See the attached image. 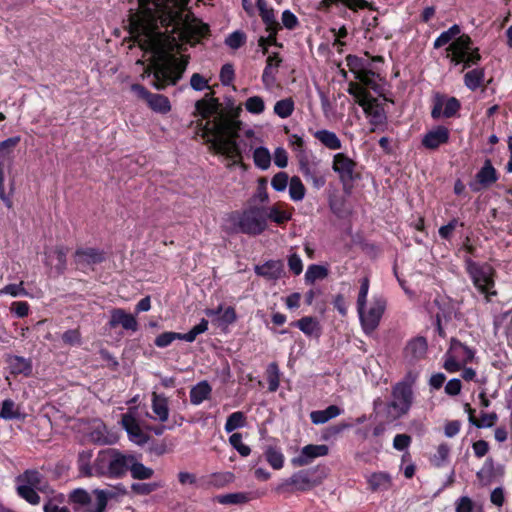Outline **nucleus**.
<instances>
[{
  "label": "nucleus",
  "mask_w": 512,
  "mask_h": 512,
  "mask_svg": "<svg viewBox=\"0 0 512 512\" xmlns=\"http://www.w3.org/2000/svg\"><path fill=\"white\" fill-rule=\"evenodd\" d=\"M234 480V474L231 472H218L213 473L209 476L208 484L216 487V488H222L226 486L227 484L233 482Z\"/></svg>",
  "instance_id": "obj_43"
},
{
  "label": "nucleus",
  "mask_w": 512,
  "mask_h": 512,
  "mask_svg": "<svg viewBox=\"0 0 512 512\" xmlns=\"http://www.w3.org/2000/svg\"><path fill=\"white\" fill-rule=\"evenodd\" d=\"M450 351L455 352L456 355L458 356L460 354H463L465 356V363L472 361V359L474 358V351L455 338L451 339Z\"/></svg>",
  "instance_id": "obj_50"
},
{
  "label": "nucleus",
  "mask_w": 512,
  "mask_h": 512,
  "mask_svg": "<svg viewBox=\"0 0 512 512\" xmlns=\"http://www.w3.org/2000/svg\"><path fill=\"white\" fill-rule=\"evenodd\" d=\"M246 424V416L243 412L237 411L230 414L225 423V431L231 433L234 430L244 427Z\"/></svg>",
  "instance_id": "obj_40"
},
{
  "label": "nucleus",
  "mask_w": 512,
  "mask_h": 512,
  "mask_svg": "<svg viewBox=\"0 0 512 512\" xmlns=\"http://www.w3.org/2000/svg\"><path fill=\"white\" fill-rule=\"evenodd\" d=\"M214 92H209L195 103V110L203 119H208L212 115L217 117L202 126V137L209 143V150L225 156L233 161L234 164L242 160V151L237 138L241 130L242 123L239 120L228 116L224 111L222 103L215 98Z\"/></svg>",
  "instance_id": "obj_1"
},
{
  "label": "nucleus",
  "mask_w": 512,
  "mask_h": 512,
  "mask_svg": "<svg viewBox=\"0 0 512 512\" xmlns=\"http://www.w3.org/2000/svg\"><path fill=\"white\" fill-rule=\"evenodd\" d=\"M260 16L266 25V31L268 32V36H261L258 40V45L262 48L263 54H266L268 52L267 45H277L276 34L278 29L280 28V25L275 19L274 11L272 8L266 11H262L260 13Z\"/></svg>",
  "instance_id": "obj_11"
},
{
  "label": "nucleus",
  "mask_w": 512,
  "mask_h": 512,
  "mask_svg": "<svg viewBox=\"0 0 512 512\" xmlns=\"http://www.w3.org/2000/svg\"><path fill=\"white\" fill-rule=\"evenodd\" d=\"M130 460L133 454H124L115 448L101 450L94 461L95 474L120 479L126 475Z\"/></svg>",
  "instance_id": "obj_4"
},
{
  "label": "nucleus",
  "mask_w": 512,
  "mask_h": 512,
  "mask_svg": "<svg viewBox=\"0 0 512 512\" xmlns=\"http://www.w3.org/2000/svg\"><path fill=\"white\" fill-rule=\"evenodd\" d=\"M283 272V263L281 261L270 260L263 265L255 267V273L269 280H276L281 277Z\"/></svg>",
  "instance_id": "obj_22"
},
{
  "label": "nucleus",
  "mask_w": 512,
  "mask_h": 512,
  "mask_svg": "<svg viewBox=\"0 0 512 512\" xmlns=\"http://www.w3.org/2000/svg\"><path fill=\"white\" fill-rule=\"evenodd\" d=\"M468 272L473 280L475 287L488 298L489 295H496V291H491L494 287L493 269L488 266H480L475 262H468Z\"/></svg>",
  "instance_id": "obj_10"
},
{
  "label": "nucleus",
  "mask_w": 512,
  "mask_h": 512,
  "mask_svg": "<svg viewBox=\"0 0 512 512\" xmlns=\"http://www.w3.org/2000/svg\"><path fill=\"white\" fill-rule=\"evenodd\" d=\"M35 489V487H30L29 485L24 484H17L16 487L17 494L32 505H37L40 503V496L35 491Z\"/></svg>",
  "instance_id": "obj_38"
},
{
  "label": "nucleus",
  "mask_w": 512,
  "mask_h": 512,
  "mask_svg": "<svg viewBox=\"0 0 512 512\" xmlns=\"http://www.w3.org/2000/svg\"><path fill=\"white\" fill-rule=\"evenodd\" d=\"M92 452L90 450H83L78 454V465L80 472L85 476H92L94 466L91 467L90 460Z\"/></svg>",
  "instance_id": "obj_48"
},
{
  "label": "nucleus",
  "mask_w": 512,
  "mask_h": 512,
  "mask_svg": "<svg viewBox=\"0 0 512 512\" xmlns=\"http://www.w3.org/2000/svg\"><path fill=\"white\" fill-rule=\"evenodd\" d=\"M234 67L232 64H224L220 71V81L223 85L229 86L234 80Z\"/></svg>",
  "instance_id": "obj_62"
},
{
  "label": "nucleus",
  "mask_w": 512,
  "mask_h": 512,
  "mask_svg": "<svg viewBox=\"0 0 512 512\" xmlns=\"http://www.w3.org/2000/svg\"><path fill=\"white\" fill-rule=\"evenodd\" d=\"M0 294H8L13 297L27 296L28 292L23 287V281L18 284H8L0 289Z\"/></svg>",
  "instance_id": "obj_56"
},
{
  "label": "nucleus",
  "mask_w": 512,
  "mask_h": 512,
  "mask_svg": "<svg viewBox=\"0 0 512 512\" xmlns=\"http://www.w3.org/2000/svg\"><path fill=\"white\" fill-rule=\"evenodd\" d=\"M386 304V299L383 296H376L367 311H365V308H362L361 311L357 310L362 328L366 334L372 333L378 327L386 309Z\"/></svg>",
  "instance_id": "obj_8"
},
{
  "label": "nucleus",
  "mask_w": 512,
  "mask_h": 512,
  "mask_svg": "<svg viewBox=\"0 0 512 512\" xmlns=\"http://www.w3.org/2000/svg\"><path fill=\"white\" fill-rule=\"evenodd\" d=\"M340 408L336 405H330L324 410H316L310 413V418L313 424L319 425L328 422L330 419L337 417L340 414Z\"/></svg>",
  "instance_id": "obj_26"
},
{
  "label": "nucleus",
  "mask_w": 512,
  "mask_h": 512,
  "mask_svg": "<svg viewBox=\"0 0 512 512\" xmlns=\"http://www.w3.org/2000/svg\"><path fill=\"white\" fill-rule=\"evenodd\" d=\"M231 446L238 451L241 456H248L251 452L250 448L242 443V435L240 433H233L229 437Z\"/></svg>",
  "instance_id": "obj_55"
},
{
  "label": "nucleus",
  "mask_w": 512,
  "mask_h": 512,
  "mask_svg": "<svg viewBox=\"0 0 512 512\" xmlns=\"http://www.w3.org/2000/svg\"><path fill=\"white\" fill-rule=\"evenodd\" d=\"M472 48V39L467 34H462L459 37L455 38L454 41L448 46L446 49L449 52H452V55L448 54L447 57L450 58V61L455 65H458L463 60V55L470 54Z\"/></svg>",
  "instance_id": "obj_14"
},
{
  "label": "nucleus",
  "mask_w": 512,
  "mask_h": 512,
  "mask_svg": "<svg viewBox=\"0 0 512 512\" xmlns=\"http://www.w3.org/2000/svg\"><path fill=\"white\" fill-rule=\"evenodd\" d=\"M216 500L218 503L223 505H237L247 503L249 501V497L247 493L237 492L219 495L216 497Z\"/></svg>",
  "instance_id": "obj_36"
},
{
  "label": "nucleus",
  "mask_w": 512,
  "mask_h": 512,
  "mask_svg": "<svg viewBox=\"0 0 512 512\" xmlns=\"http://www.w3.org/2000/svg\"><path fill=\"white\" fill-rule=\"evenodd\" d=\"M376 74L371 70H360L356 78L365 86L371 88L374 92L380 94L381 86L374 81V76Z\"/></svg>",
  "instance_id": "obj_45"
},
{
  "label": "nucleus",
  "mask_w": 512,
  "mask_h": 512,
  "mask_svg": "<svg viewBox=\"0 0 512 512\" xmlns=\"http://www.w3.org/2000/svg\"><path fill=\"white\" fill-rule=\"evenodd\" d=\"M449 135L448 128L445 126H437L424 135L422 145L427 149L435 150L440 145L446 144L449 141Z\"/></svg>",
  "instance_id": "obj_18"
},
{
  "label": "nucleus",
  "mask_w": 512,
  "mask_h": 512,
  "mask_svg": "<svg viewBox=\"0 0 512 512\" xmlns=\"http://www.w3.org/2000/svg\"><path fill=\"white\" fill-rule=\"evenodd\" d=\"M212 388L207 381H201L190 390V401L194 405H199L211 394Z\"/></svg>",
  "instance_id": "obj_30"
},
{
  "label": "nucleus",
  "mask_w": 512,
  "mask_h": 512,
  "mask_svg": "<svg viewBox=\"0 0 512 512\" xmlns=\"http://www.w3.org/2000/svg\"><path fill=\"white\" fill-rule=\"evenodd\" d=\"M266 379L268 381V390L275 392L279 388L280 383V371L277 363L272 362L268 365L266 370Z\"/></svg>",
  "instance_id": "obj_39"
},
{
  "label": "nucleus",
  "mask_w": 512,
  "mask_h": 512,
  "mask_svg": "<svg viewBox=\"0 0 512 512\" xmlns=\"http://www.w3.org/2000/svg\"><path fill=\"white\" fill-rule=\"evenodd\" d=\"M328 276V270L322 265L312 264L308 267L305 273V279L307 282L313 283L318 279H324Z\"/></svg>",
  "instance_id": "obj_49"
},
{
  "label": "nucleus",
  "mask_w": 512,
  "mask_h": 512,
  "mask_svg": "<svg viewBox=\"0 0 512 512\" xmlns=\"http://www.w3.org/2000/svg\"><path fill=\"white\" fill-rule=\"evenodd\" d=\"M314 137L328 149L338 150L342 147L340 139L332 131L326 129L318 130L314 133Z\"/></svg>",
  "instance_id": "obj_29"
},
{
  "label": "nucleus",
  "mask_w": 512,
  "mask_h": 512,
  "mask_svg": "<svg viewBox=\"0 0 512 512\" xmlns=\"http://www.w3.org/2000/svg\"><path fill=\"white\" fill-rule=\"evenodd\" d=\"M484 69L483 68H477L468 71L464 75V83L472 91H475L477 88L480 87L484 80Z\"/></svg>",
  "instance_id": "obj_32"
},
{
  "label": "nucleus",
  "mask_w": 512,
  "mask_h": 512,
  "mask_svg": "<svg viewBox=\"0 0 512 512\" xmlns=\"http://www.w3.org/2000/svg\"><path fill=\"white\" fill-rule=\"evenodd\" d=\"M144 30L139 45L143 50L152 53L151 63L145 73L148 76L153 74L152 85L158 90H163L168 85H175L188 64L187 60L179 62L170 54L178 47V42L182 41L179 34L175 37L155 29L145 28Z\"/></svg>",
  "instance_id": "obj_2"
},
{
  "label": "nucleus",
  "mask_w": 512,
  "mask_h": 512,
  "mask_svg": "<svg viewBox=\"0 0 512 512\" xmlns=\"http://www.w3.org/2000/svg\"><path fill=\"white\" fill-rule=\"evenodd\" d=\"M294 111V102L291 98L279 100L274 105V113L280 118L289 117Z\"/></svg>",
  "instance_id": "obj_47"
},
{
  "label": "nucleus",
  "mask_w": 512,
  "mask_h": 512,
  "mask_svg": "<svg viewBox=\"0 0 512 512\" xmlns=\"http://www.w3.org/2000/svg\"><path fill=\"white\" fill-rule=\"evenodd\" d=\"M333 170L338 173L345 193H351L353 183L358 177L355 173L356 163L344 153H338L333 158Z\"/></svg>",
  "instance_id": "obj_9"
},
{
  "label": "nucleus",
  "mask_w": 512,
  "mask_h": 512,
  "mask_svg": "<svg viewBox=\"0 0 512 512\" xmlns=\"http://www.w3.org/2000/svg\"><path fill=\"white\" fill-rule=\"evenodd\" d=\"M121 423L133 443L141 446L149 441V436L142 431L137 419L130 412L122 415Z\"/></svg>",
  "instance_id": "obj_15"
},
{
  "label": "nucleus",
  "mask_w": 512,
  "mask_h": 512,
  "mask_svg": "<svg viewBox=\"0 0 512 512\" xmlns=\"http://www.w3.org/2000/svg\"><path fill=\"white\" fill-rule=\"evenodd\" d=\"M105 259V252L97 248H79L75 252V261L78 265H96Z\"/></svg>",
  "instance_id": "obj_19"
},
{
  "label": "nucleus",
  "mask_w": 512,
  "mask_h": 512,
  "mask_svg": "<svg viewBox=\"0 0 512 512\" xmlns=\"http://www.w3.org/2000/svg\"><path fill=\"white\" fill-rule=\"evenodd\" d=\"M145 102L156 113L166 114L171 110L169 99L162 94L150 93Z\"/></svg>",
  "instance_id": "obj_25"
},
{
  "label": "nucleus",
  "mask_w": 512,
  "mask_h": 512,
  "mask_svg": "<svg viewBox=\"0 0 512 512\" xmlns=\"http://www.w3.org/2000/svg\"><path fill=\"white\" fill-rule=\"evenodd\" d=\"M461 32L459 25L454 24L448 30L442 32L434 42V48L438 49L452 41Z\"/></svg>",
  "instance_id": "obj_44"
},
{
  "label": "nucleus",
  "mask_w": 512,
  "mask_h": 512,
  "mask_svg": "<svg viewBox=\"0 0 512 512\" xmlns=\"http://www.w3.org/2000/svg\"><path fill=\"white\" fill-rule=\"evenodd\" d=\"M161 485L159 483H133L131 485V490L133 493L137 495H149L150 493L156 491L160 488Z\"/></svg>",
  "instance_id": "obj_54"
},
{
  "label": "nucleus",
  "mask_w": 512,
  "mask_h": 512,
  "mask_svg": "<svg viewBox=\"0 0 512 512\" xmlns=\"http://www.w3.org/2000/svg\"><path fill=\"white\" fill-rule=\"evenodd\" d=\"M367 116L370 117V123L374 126L382 125L386 122L387 116L384 108L378 103V100L373 97H364L357 101Z\"/></svg>",
  "instance_id": "obj_13"
},
{
  "label": "nucleus",
  "mask_w": 512,
  "mask_h": 512,
  "mask_svg": "<svg viewBox=\"0 0 512 512\" xmlns=\"http://www.w3.org/2000/svg\"><path fill=\"white\" fill-rule=\"evenodd\" d=\"M264 206H251L243 212H234L230 220L238 228L237 231L248 235H259L266 228Z\"/></svg>",
  "instance_id": "obj_5"
},
{
  "label": "nucleus",
  "mask_w": 512,
  "mask_h": 512,
  "mask_svg": "<svg viewBox=\"0 0 512 512\" xmlns=\"http://www.w3.org/2000/svg\"><path fill=\"white\" fill-rule=\"evenodd\" d=\"M315 470L306 469L294 473L291 477L276 487L278 493H293L295 491H309L321 483V479L313 477Z\"/></svg>",
  "instance_id": "obj_6"
},
{
  "label": "nucleus",
  "mask_w": 512,
  "mask_h": 512,
  "mask_svg": "<svg viewBox=\"0 0 512 512\" xmlns=\"http://www.w3.org/2000/svg\"><path fill=\"white\" fill-rule=\"evenodd\" d=\"M393 400L388 407L395 410L393 418H399L408 413L413 403L412 384L405 381L398 382L392 389Z\"/></svg>",
  "instance_id": "obj_7"
},
{
  "label": "nucleus",
  "mask_w": 512,
  "mask_h": 512,
  "mask_svg": "<svg viewBox=\"0 0 512 512\" xmlns=\"http://www.w3.org/2000/svg\"><path fill=\"white\" fill-rule=\"evenodd\" d=\"M152 410L156 415V419H158L160 422L167 421L169 416L168 398L162 394L153 392Z\"/></svg>",
  "instance_id": "obj_23"
},
{
  "label": "nucleus",
  "mask_w": 512,
  "mask_h": 512,
  "mask_svg": "<svg viewBox=\"0 0 512 512\" xmlns=\"http://www.w3.org/2000/svg\"><path fill=\"white\" fill-rule=\"evenodd\" d=\"M8 364L13 374H24L26 376L32 373L31 360L21 356H10Z\"/></svg>",
  "instance_id": "obj_28"
},
{
  "label": "nucleus",
  "mask_w": 512,
  "mask_h": 512,
  "mask_svg": "<svg viewBox=\"0 0 512 512\" xmlns=\"http://www.w3.org/2000/svg\"><path fill=\"white\" fill-rule=\"evenodd\" d=\"M281 62L282 59L279 57L278 53H273L272 55L268 56L266 67L264 68L262 74V81L266 87H271L274 85L276 81L277 69Z\"/></svg>",
  "instance_id": "obj_21"
},
{
  "label": "nucleus",
  "mask_w": 512,
  "mask_h": 512,
  "mask_svg": "<svg viewBox=\"0 0 512 512\" xmlns=\"http://www.w3.org/2000/svg\"><path fill=\"white\" fill-rule=\"evenodd\" d=\"M292 325L297 326L304 334L311 336L319 330V323L316 318L311 316L302 317Z\"/></svg>",
  "instance_id": "obj_34"
},
{
  "label": "nucleus",
  "mask_w": 512,
  "mask_h": 512,
  "mask_svg": "<svg viewBox=\"0 0 512 512\" xmlns=\"http://www.w3.org/2000/svg\"><path fill=\"white\" fill-rule=\"evenodd\" d=\"M450 446L447 443H441L436 450V453L430 458V462L436 466H443L449 458Z\"/></svg>",
  "instance_id": "obj_46"
},
{
  "label": "nucleus",
  "mask_w": 512,
  "mask_h": 512,
  "mask_svg": "<svg viewBox=\"0 0 512 512\" xmlns=\"http://www.w3.org/2000/svg\"><path fill=\"white\" fill-rule=\"evenodd\" d=\"M497 172L491 161L486 159L482 168L477 172L475 181L469 183V187L473 192H479L483 188L491 186L497 181Z\"/></svg>",
  "instance_id": "obj_12"
},
{
  "label": "nucleus",
  "mask_w": 512,
  "mask_h": 512,
  "mask_svg": "<svg viewBox=\"0 0 512 512\" xmlns=\"http://www.w3.org/2000/svg\"><path fill=\"white\" fill-rule=\"evenodd\" d=\"M265 211V222L267 223V220H271L272 222H275L277 224H284L285 222L289 221L291 219V214L287 213L285 211L280 210L276 206L272 207H264Z\"/></svg>",
  "instance_id": "obj_33"
},
{
  "label": "nucleus",
  "mask_w": 512,
  "mask_h": 512,
  "mask_svg": "<svg viewBox=\"0 0 512 512\" xmlns=\"http://www.w3.org/2000/svg\"><path fill=\"white\" fill-rule=\"evenodd\" d=\"M427 349L426 338L422 336L415 337L407 343L404 349L405 358L410 363H415L426 356Z\"/></svg>",
  "instance_id": "obj_17"
},
{
  "label": "nucleus",
  "mask_w": 512,
  "mask_h": 512,
  "mask_svg": "<svg viewBox=\"0 0 512 512\" xmlns=\"http://www.w3.org/2000/svg\"><path fill=\"white\" fill-rule=\"evenodd\" d=\"M94 494L96 496V503L94 508H90V512H104L107 502H108V494L104 490H98L96 489L94 491Z\"/></svg>",
  "instance_id": "obj_57"
},
{
  "label": "nucleus",
  "mask_w": 512,
  "mask_h": 512,
  "mask_svg": "<svg viewBox=\"0 0 512 512\" xmlns=\"http://www.w3.org/2000/svg\"><path fill=\"white\" fill-rule=\"evenodd\" d=\"M42 480L43 476L36 469H28L25 470L22 474H19L15 481L17 484L29 485L30 487H35L36 489H42Z\"/></svg>",
  "instance_id": "obj_24"
},
{
  "label": "nucleus",
  "mask_w": 512,
  "mask_h": 512,
  "mask_svg": "<svg viewBox=\"0 0 512 512\" xmlns=\"http://www.w3.org/2000/svg\"><path fill=\"white\" fill-rule=\"evenodd\" d=\"M121 325L126 330L136 331L138 328L135 317L126 313L123 309H113L109 320V326L115 328Z\"/></svg>",
  "instance_id": "obj_20"
},
{
  "label": "nucleus",
  "mask_w": 512,
  "mask_h": 512,
  "mask_svg": "<svg viewBox=\"0 0 512 512\" xmlns=\"http://www.w3.org/2000/svg\"><path fill=\"white\" fill-rule=\"evenodd\" d=\"M289 177L286 172H278L271 180V185L274 190L281 192L284 191L288 185Z\"/></svg>",
  "instance_id": "obj_59"
},
{
  "label": "nucleus",
  "mask_w": 512,
  "mask_h": 512,
  "mask_svg": "<svg viewBox=\"0 0 512 512\" xmlns=\"http://www.w3.org/2000/svg\"><path fill=\"white\" fill-rule=\"evenodd\" d=\"M305 187L301 179L297 176H293L289 181V195L294 201H300L305 196Z\"/></svg>",
  "instance_id": "obj_41"
},
{
  "label": "nucleus",
  "mask_w": 512,
  "mask_h": 512,
  "mask_svg": "<svg viewBox=\"0 0 512 512\" xmlns=\"http://www.w3.org/2000/svg\"><path fill=\"white\" fill-rule=\"evenodd\" d=\"M329 452L327 445L309 444L301 449L300 454L292 459V464L297 467L308 465L312 459L320 456H326Z\"/></svg>",
  "instance_id": "obj_16"
},
{
  "label": "nucleus",
  "mask_w": 512,
  "mask_h": 512,
  "mask_svg": "<svg viewBox=\"0 0 512 512\" xmlns=\"http://www.w3.org/2000/svg\"><path fill=\"white\" fill-rule=\"evenodd\" d=\"M0 418L5 420L20 419L21 413L12 399H5L0 409Z\"/></svg>",
  "instance_id": "obj_35"
},
{
  "label": "nucleus",
  "mask_w": 512,
  "mask_h": 512,
  "mask_svg": "<svg viewBox=\"0 0 512 512\" xmlns=\"http://www.w3.org/2000/svg\"><path fill=\"white\" fill-rule=\"evenodd\" d=\"M19 137H11L0 142V162L4 164V161L9 158L13 148L19 143Z\"/></svg>",
  "instance_id": "obj_52"
},
{
  "label": "nucleus",
  "mask_w": 512,
  "mask_h": 512,
  "mask_svg": "<svg viewBox=\"0 0 512 512\" xmlns=\"http://www.w3.org/2000/svg\"><path fill=\"white\" fill-rule=\"evenodd\" d=\"M253 160L258 168L262 170L268 169L271 164V155L269 150L265 147L256 148L253 153Z\"/></svg>",
  "instance_id": "obj_37"
},
{
  "label": "nucleus",
  "mask_w": 512,
  "mask_h": 512,
  "mask_svg": "<svg viewBox=\"0 0 512 512\" xmlns=\"http://www.w3.org/2000/svg\"><path fill=\"white\" fill-rule=\"evenodd\" d=\"M245 34L241 31L231 33L225 40V44L232 49H238L245 43Z\"/></svg>",
  "instance_id": "obj_58"
},
{
  "label": "nucleus",
  "mask_w": 512,
  "mask_h": 512,
  "mask_svg": "<svg viewBox=\"0 0 512 512\" xmlns=\"http://www.w3.org/2000/svg\"><path fill=\"white\" fill-rule=\"evenodd\" d=\"M340 3L352 10L370 7V3L367 2L366 0H322L321 2V4L325 7H330L331 5H338Z\"/></svg>",
  "instance_id": "obj_42"
},
{
  "label": "nucleus",
  "mask_w": 512,
  "mask_h": 512,
  "mask_svg": "<svg viewBox=\"0 0 512 512\" xmlns=\"http://www.w3.org/2000/svg\"><path fill=\"white\" fill-rule=\"evenodd\" d=\"M131 477L136 480H147L154 475V470L139 462L133 455V460H130L129 469Z\"/></svg>",
  "instance_id": "obj_27"
},
{
  "label": "nucleus",
  "mask_w": 512,
  "mask_h": 512,
  "mask_svg": "<svg viewBox=\"0 0 512 512\" xmlns=\"http://www.w3.org/2000/svg\"><path fill=\"white\" fill-rule=\"evenodd\" d=\"M368 290H369V279L367 277H365L361 280L360 291H359L358 299H357V310L361 311L362 308H365Z\"/></svg>",
  "instance_id": "obj_63"
},
{
  "label": "nucleus",
  "mask_w": 512,
  "mask_h": 512,
  "mask_svg": "<svg viewBox=\"0 0 512 512\" xmlns=\"http://www.w3.org/2000/svg\"><path fill=\"white\" fill-rule=\"evenodd\" d=\"M179 333L176 332H164L158 335L154 341L157 347H167L170 345L175 339H178Z\"/></svg>",
  "instance_id": "obj_64"
},
{
  "label": "nucleus",
  "mask_w": 512,
  "mask_h": 512,
  "mask_svg": "<svg viewBox=\"0 0 512 512\" xmlns=\"http://www.w3.org/2000/svg\"><path fill=\"white\" fill-rule=\"evenodd\" d=\"M245 107L252 114H261L265 109L264 100L260 96L249 97L245 102Z\"/></svg>",
  "instance_id": "obj_53"
},
{
  "label": "nucleus",
  "mask_w": 512,
  "mask_h": 512,
  "mask_svg": "<svg viewBox=\"0 0 512 512\" xmlns=\"http://www.w3.org/2000/svg\"><path fill=\"white\" fill-rule=\"evenodd\" d=\"M70 500L74 503L84 506L91 503V496L86 490L75 489L70 494Z\"/></svg>",
  "instance_id": "obj_60"
},
{
  "label": "nucleus",
  "mask_w": 512,
  "mask_h": 512,
  "mask_svg": "<svg viewBox=\"0 0 512 512\" xmlns=\"http://www.w3.org/2000/svg\"><path fill=\"white\" fill-rule=\"evenodd\" d=\"M190 0H155L162 14V25L172 27L171 32L179 34L183 42L195 45L209 35L208 24L198 19L188 9Z\"/></svg>",
  "instance_id": "obj_3"
},
{
  "label": "nucleus",
  "mask_w": 512,
  "mask_h": 512,
  "mask_svg": "<svg viewBox=\"0 0 512 512\" xmlns=\"http://www.w3.org/2000/svg\"><path fill=\"white\" fill-rule=\"evenodd\" d=\"M461 105L458 99L455 97H450L445 102V107L443 110V116L446 118H451L457 114Z\"/></svg>",
  "instance_id": "obj_61"
},
{
  "label": "nucleus",
  "mask_w": 512,
  "mask_h": 512,
  "mask_svg": "<svg viewBox=\"0 0 512 512\" xmlns=\"http://www.w3.org/2000/svg\"><path fill=\"white\" fill-rule=\"evenodd\" d=\"M265 456H266L267 462L274 469H280L283 467L284 458H283V454L279 450H277L273 447H268V449L265 452Z\"/></svg>",
  "instance_id": "obj_51"
},
{
  "label": "nucleus",
  "mask_w": 512,
  "mask_h": 512,
  "mask_svg": "<svg viewBox=\"0 0 512 512\" xmlns=\"http://www.w3.org/2000/svg\"><path fill=\"white\" fill-rule=\"evenodd\" d=\"M368 483L372 491L388 490L392 485L391 476L386 472L373 473Z\"/></svg>",
  "instance_id": "obj_31"
}]
</instances>
